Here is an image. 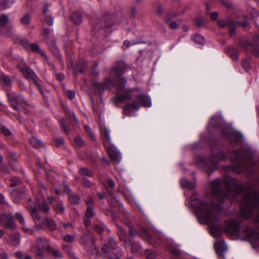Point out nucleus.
Here are the masks:
<instances>
[{"instance_id": "29", "label": "nucleus", "mask_w": 259, "mask_h": 259, "mask_svg": "<svg viewBox=\"0 0 259 259\" xmlns=\"http://www.w3.org/2000/svg\"><path fill=\"white\" fill-rule=\"evenodd\" d=\"M179 15V14H178L177 13H173L171 12H168L167 13V14L165 17L164 20L166 22H168L172 19L174 18L175 17H176V16H177Z\"/></svg>"}, {"instance_id": "16", "label": "nucleus", "mask_w": 259, "mask_h": 259, "mask_svg": "<svg viewBox=\"0 0 259 259\" xmlns=\"http://www.w3.org/2000/svg\"><path fill=\"white\" fill-rule=\"evenodd\" d=\"M140 108V105L136 103H132L127 104L124 108L125 114H130L134 110H139Z\"/></svg>"}, {"instance_id": "30", "label": "nucleus", "mask_w": 259, "mask_h": 259, "mask_svg": "<svg viewBox=\"0 0 259 259\" xmlns=\"http://www.w3.org/2000/svg\"><path fill=\"white\" fill-rule=\"evenodd\" d=\"M229 54L233 60H237L238 58V51L234 49H231L229 50Z\"/></svg>"}, {"instance_id": "51", "label": "nucleus", "mask_w": 259, "mask_h": 259, "mask_svg": "<svg viewBox=\"0 0 259 259\" xmlns=\"http://www.w3.org/2000/svg\"><path fill=\"white\" fill-rule=\"evenodd\" d=\"M170 28L171 29H177L178 28V24L176 21H171L169 25Z\"/></svg>"}, {"instance_id": "58", "label": "nucleus", "mask_w": 259, "mask_h": 259, "mask_svg": "<svg viewBox=\"0 0 259 259\" xmlns=\"http://www.w3.org/2000/svg\"><path fill=\"white\" fill-rule=\"evenodd\" d=\"M82 183L85 187H90L91 185L90 182L87 178H84L83 179Z\"/></svg>"}, {"instance_id": "9", "label": "nucleus", "mask_w": 259, "mask_h": 259, "mask_svg": "<svg viewBox=\"0 0 259 259\" xmlns=\"http://www.w3.org/2000/svg\"><path fill=\"white\" fill-rule=\"evenodd\" d=\"M240 226L238 223L234 220L228 221L225 227V231L230 235L238 234Z\"/></svg>"}, {"instance_id": "61", "label": "nucleus", "mask_w": 259, "mask_h": 259, "mask_svg": "<svg viewBox=\"0 0 259 259\" xmlns=\"http://www.w3.org/2000/svg\"><path fill=\"white\" fill-rule=\"evenodd\" d=\"M85 202H86V203L88 205V206H90V205H91L93 202V200L92 198H88L87 199L85 200Z\"/></svg>"}, {"instance_id": "24", "label": "nucleus", "mask_w": 259, "mask_h": 259, "mask_svg": "<svg viewBox=\"0 0 259 259\" xmlns=\"http://www.w3.org/2000/svg\"><path fill=\"white\" fill-rule=\"evenodd\" d=\"M37 203L40 208L45 212H48L49 211V207L48 205L44 202L43 201H41V200L37 199Z\"/></svg>"}, {"instance_id": "23", "label": "nucleus", "mask_w": 259, "mask_h": 259, "mask_svg": "<svg viewBox=\"0 0 259 259\" xmlns=\"http://www.w3.org/2000/svg\"><path fill=\"white\" fill-rule=\"evenodd\" d=\"M30 144L35 148H39L42 146V142L35 138H31L30 140Z\"/></svg>"}, {"instance_id": "15", "label": "nucleus", "mask_w": 259, "mask_h": 259, "mask_svg": "<svg viewBox=\"0 0 259 259\" xmlns=\"http://www.w3.org/2000/svg\"><path fill=\"white\" fill-rule=\"evenodd\" d=\"M246 234L252 242H255L259 239V234L252 229H246Z\"/></svg>"}, {"instance_id": "17", "label": "nucleus", "mask_w": 259, "mask_h": 259, "mask_svg": "<svg viewBox=\"0 0 259 259\" xmlns=\"http://www.w3.org/2000/svg\"><path fill=\"white\" fill-rule=\"evenodd\" d=\"M228 138L231 142L239 143L242 142L243 139V136L240 133L233 132L229 137Z\"/></svg>"}, {"instance_id": "52", "label": "nucleus", "mask_w": 259, "mask_h": 259, "mask_svg": "<svg viewBox=\"0 0 259 259\" xmlns=\"http://www.w3.org/2000/svg\"><path fill=\"white\" fill-rule=\"evenodd\" d=\"M12 182H14V183H12L10 184L11 186H14L20 183V180L18 177L13 178L12 179Z\"/></svg>"}, {"instance_id": "28", "label": "nucleus", "mask_w": 259, "mask_h": 259, "mask_svg": "<svg viewBox=\"0 0 259 259\" xmlns=\"http://www.w3.org/2000/svg\"><path fill=\"white\" fill-rule=\"evenodd\" d=\"M117 233L120 240H124L126 236V232L121 227H118Z\"/></svg>"}, {"instance_id": "57", "label": "nucleus", "mask_w": 259, "mask_h": 259, "mask_svg": "<svg viewBox=\"0 0 259 259\" xmlns=\"http://www.w3.org/2000/svg\"><path fill=\"white\" fill-rule=\"evenodd\" d=\"M209 16L212 20H215L218 16V13L217 12L211 13Z\"/></svg>"}, {"instance_id": "19", "label": "nucleus", "mask_w": 259, "mask_h": 259, "mask_svg": "<svg viewBox=\"0 0 259 259\" xmlns=\"http://www.w3.org/2000/svg\"><path fill=\"white\" fill-rule=\"evenodd\" d=\"M30 47L32 51L34 52L38 53L40 56L44 57L46 60H48V56L44 53L43 51H42L39 46L37 44H31L30 45Z\"/></svg>"}, {"instance_id": "53", "label": "nucleus", "mask_w": 259, "mask_h": 259, "mask_svg": "<svg viewBox=\"0 0 259 259\" xmlns=\"http://www.w3.org/2000/svg\"><path fill=\"white\" fill-rule=\"evenodd\" d=\"M94 229H95V231L97 232L99 234L102 233L103 231V228L100 226L95 225L94 227Z\"/></svg>"}, {"instance_id": "49", "label": "nucleus", "mask_w": 259, "mask_h": 259, "mask_svg": "<svg viewBox=\"0 0 259 259\" xmlns=\"http://www.w3.org/2000/svg\"><path fill=\"white\" fill-rule=\"evenodd\" d=\"M66 95L68 98L71 99L74 98L75 95V92L72 90H68L66 92Z\"/></svg>"}, {"instance_id": "56", "label": "nucleus", "mask_w": 259, "mask_h": 259, "mask_svg": "<svg viewBox=\"0 0 259 259\" xmlns=\"http://www.w3.org/2000/svg\"><path fill=\"white\" fill-rule=\"evenodd\" d=\"M22 229L24 230V231L27 233L28 234H33V231L30 229H29L27 227L25 226V225H23L22 226Z\"/></svg>"}, {"instance_id": "18", "label": "nucleus", "mask_w": 259, "mask_h": 259, "mask_svg": "<svg viewBox=\"0 0 259 259\" xmlns=\"http://www.w3.org/2000/svg\"><path fill=\"white\" fill-rule=\"evenodd\" d=\"M71 20L76 25L80 24L82 21L81 14L77 12L72 13L71 15Z\"/></svg>"}, {"instance_id": "63", "label": "nucleus", "mask_w": 259, "mask_h": 259, "mask_svg": "<svg viewBox=\"0 0 259 259\" xmlns=\"http://www.w3.org/2000/svg\"><path fill=\"white\" fill-rule=\"evenodd\" d=\"M0 203L1 204H5L6 202L5 200L4 196L2 194H0Z\"/></svg>"}, {"instance_id": "40", "label": "nucleus", "mask_w": 259, "mask_h": 259, "mask_svg": "<svg viewBox=\"0 0 259 259\" xmlns=\"http://www.w3.org/2000/svg\"><path fill=\"white\" fill-rule=\"evenodd\" d=\"M45 20L46 22L49 25H52L54 23L53 19V18L50 16V15H45Z\"/></svg>"}, {"instance_id": "10", "label": "nucleus", "mask_w": 259, "mask_h": 259, "mask_svg": "<svg viewBox=\"0 0 259 259\" xmlns=\"http://www.w3.org/2000/svg\"><path fill=\"white\" fill-rule=\"evenodd\" d=\"M0 224H2L3 226L11 229H14L16 226L12 215L9 214H4L0 215Z\"/></svg>"}, {"instance_id": "64", "label": "nucleus", "mask_w": 259, "mask_h": 259, "mask_svg": "<svg viewBox=\"0 0 259 259\" xmlns=\"http://www.w3.org/2000/svg\"><path fill=\"white\" fill-rule=\"evenodd\" d=\"M58 79L59 80H62L64 78V75L63 73H59L57 75Z\"/></svg>"}, {"instance_id": "3", "label": "nucleus", "mask_w": 259, "mask_h": 259, "mask_svg": "<svg viewBox=\"0 0 259 259\" xmlns=\"http://www.w3.org/2000/svg\"><path fill=\"white\" fill-rule=\"evenodd\" d=\"M100 131L102 135L105 137L109 142V145L107 144H104V146L107 149L108 155L114 162L118 163L121 159V155L115 146L112 143L110 133L107 127L104 126L102 127H100Z\"/></svg>"}, {"instance_id": "26", "label": "nucleus", "mask_w": 259, "mask_h": 259, "mask_svg": "<svg viewBox=\"0 0 259 259\" xmlns=\"http://www.w3.org/2000/svg\"><path fill=\"white\" fill-rule=\"evenodd\" d=\"M74 145L76 147H81L84 145V142L80 137L77 136L74 138Z\"/></svg>"}, {"instance_id": "46", "label": "nucleus", "mask_w": 259, "mask_h": 259, "mask_svg": "<svg viewBox=\"0 0 259 259\" xmlns=\"http://www.w3.org/2000/svg\"><path fill=\"white\" fill-rule=\"evenodd\" d=\"M55 208L57 212L62 213L64 211V206L61 203L57 204Z\"/></svg>"}, {"instance_id": "41", "label": "nucleus", "mask_w": 259, "mask_h": 259, "mask_svg": "<svg viewBox=\"0 0 259 259\" xmlns=\"http://www.w3.org/2000/svg\"><path fill=\"white\" fill-rule=\"evenodd\" d=\"M146 255L148 259H154L156 256V254L153 251L148 250L146 252Z\"/></svg>"}, {"instance_id": "34", "label": "nucleus", "mask_w": 259, "mask_h": 259, "mask_svg": "<svg viewBox=\"0 0 259 259\" xmlns=\"http://www.w3.org/2000/svg\"><path fill=\"white\" fill-rule=\"evenodd\" d=\"M8 16L6 15H2L0 16V26H4L8 22Z\"/></svg>"}, {"instance_id": "8", "label": "nucleus", "mask_w": 259, "mask_h": 259, "mask_svg": "<svg viewBox=\"0 0 259 259\" xmlns=\"http://www.w3.org/2000/svg\"><path fill=\"white\" fill-rule=\"evenodd\" d=\"M8 99L13 107L17 110H20L19 106H22L25 104L24 98L22 96H17L15 94L9 93Z\"/></svg>"}, {"instance_id": "2", "label": "nucleus", "mask_w": 259, "mask_h": 259, "mask_svg": "<svg viewBox=\"0 0 259 259\" xmlns=\"http://www.w3.org/2000/svg\"><path fill=\"white\" fill-rule=\"evenodd\" d=\"M48 243V241L46 238H39L36 243V246L31 248V252L35 254L37 258L40 259L44 257L45 255L44 249L46 248L48 252L54 255L55 257L61 258L62 257L61 252L59 250L55 249L51 246H46Z\"/></svg>"}, {"instance_id": "60", "label": "nucleus", "mask_w": 259, "mask_h": 259, "mask_svg": "<svg viewBox=\"0 0 259 259\" xmlns=\"http://www.w3.org/2000/svg\"><path fill=\"white\" fill-rule=\"evenodd\" d=\"M69 114L70 116L72 115V116L76 122H77V123L78 122V119L73 111H70V112L69 113Z\"/></svg>"}, {"instance_id": "37", "label": "nucleus", "mask_w": 259, "mask_h": 259, "mask_svg": "<svg viewBox=\"0 0 259 259\" xmlns=\"http://www.w3.org/2000/svg\"><path fill=\"white\" fill-rule=\"evenodd\" d=\"M250 15L252 18H256L259 16L258 12L254 8H250L249 10Z\"/></svg>"}, {"instance_id": "38", "label": "nucleus", "mask_w": 259, "mask_h": 259, "mask_svg": "<svg viewBox=\"0 0 259 259\" xmlns=\"http://www.w3.org/2000/svg\"><path fill=\"white\" fill-rule=\"evenodd\" d=\"M47 224L48 228L51 230H54L56 229V225L54 221L52 220H47Z\"/></svg>"}, {"instance_id": "36", "label": "nucleus", "mask_w": 259, "mask_h": 259, "mask_svg": "<svg viewBox=\"0 0 259 259\" xmlns=\"http://www.w3.org/2000/svg\"><path fill=\"white\" fill-rule=\"evenodd\" d=\"M31 213H32V217L33 219V220L36 221H39L40 220V218L38 214L37 211L36 209L35 208H31Z\"/></svg>"}, {"instance_id": "31", "label": "nucleus", "mask_w": 259, "mask_h": 259, "mask_svg": "<svg viewBox=\"0 0 259 259\" xmlns=\"http://www.w3.org/2000/svg\"><path fill=\"white\" fill-rule=\"evenodd\" d=\"M196 24L199 27H203L205 25V22L200 15L197 16Z\"/></svg>"}, {"instance_id": "20", "label": "nucleus", "mask_w": 259, "mask_h": 259, "mask_svg": "<svg viewBox=\"0 0 259 259\" xmlns=\"http://www.w3.org/2000/svg\"><path fill=\"white\" fill-rule=\"evenodd\" d=\"M9 242L13 245H18L20 242V235L18 233L12 234Z\"/></svg>"}, {"instance_id": "55", "label": "nucleus", "mask_w": 259, "mask_h": 259, "mask_svg": "<svg viewBox=\"0 0 259 259\" xmlns=\"http://www.w3.org/2000/svg\"><path fill=\"white\" fill-rule=\"evenodd\" d=\"M215 118L216 117L215 116H212L209 120V126H213L215 123Z\"/></svg>"}, {"instance_id": "44", "label": "nucleus", "mask_w": 259, "mask_h": 259, "mask_svg": "<svg viewBox=\"0 0 259 259\" xmlns=\"http://www.w3.org/2000/svg\"><path fill=\"white\" fill-rule=\"evenodd\" d=\"M93 214L94 211L93 207L91 206H89L86 211V217L90 218L93 215Z\"/></svg>"}, {"instance_id": "54", "label": "nucleus", "mask_w": 259, "mask_h": 259, "mask_svg": "<svg viewBox=\"0 0 259 259\" xmlns=\"http://www.w3.org/2000/svg\"><path fill=\"white\" fill-rule=\"evenodd\" d=\"M55 143L57 146H60L63 144L64 140L61 138L55 139Z\"/></svg>"}, {"instance_id": "48", "label": "nucleus", "mask_w": 259, "mask_h": 259, "mask_svg": "<svg viewBox=\"0 0 259 259\" xmlns=\"http://www.w3.org/2000/svg\"><path fill=\"white\" fill-rule=\"evenodd\" d=\"M65 241L67 242H71L74 240V237L71 235H66L63 237Z\"/></svg>"}, {"instance_id": "5", "label": "nucleus", "mask_w": 259, "mask_h": 259, "mask_svg": "<svg viewBox=\"0 0 259 259\" xmlns=\"http://www.w3.org/2000/svg\"><path fill=\"white\" fill-rule=\"evenodd\" d=\"M244 20L243 22L241 18H238L236 21L231 19L221 20L218 22V25L220 28H228L231 32H235L238 27H248L249 24L246 16H244Z\"/></svg>"}, {"instance_id": "6", "label": "nucleus", "mask_w": 259, "mask_h": 259, "mask_svg": "<svg viewBox=\"0 0 259 259\" xmlns=\"http://www.w3.org/2000/svg\"><path fill=\"white\" fill-rule=\"evenodd\" d=\"M234 160L239 161V164L245 170H248V166L251 163L252 154L248 150L241 149L233 153Z\"/></svg>"}, {"instance_id": "4", "label": "nucleus", "mask_w": 259, "mask_h": 259, "mask_svg": "<svg viewBox=\"0 0 259 259\" xmlns=\"http://www.w3.org/2000/svg\"><path fill=\"white\" fill-rule=\"evenodd\" d=\"M115 15H106L102 19H98L94 24V31L109 32L114 31L115 21H116Z\"/></svg>"}, {"instance_id": "14", "label": "nucleus", "mask_w": 259, "mask_h": 259, "mask_svg": "<svg viewBox=\"0 0 259 259\" xmlns=\"http://www.w3.org/2000/svg\"><path fill=\"white\" fill-rule=\"evenodd\" d=\"M137 101L143 106L151 107L152 103L149 97L145 95H140L137 98Z\"/></svg>"}, {"instance_id": "45", "label": "nucleus", "mask_w": 259, "mask_h": 259, "mask_svg": "<svg viewBox=\"0 0 259 259\" xmlns=\"http://www.w3.org/2000/svg\"><path fill=\"white\" fill-rule=\"evenodd\" d=\"M226 154L224 152H220L215 156V158L218 160H223L225 159Z\"/></svg>"}, {"instance_id": "33", "label": "nucleus", "mask_w": 259, "mask_h": 259, "mask_svg": "<svg viewBox=\"0 0 259 259\" xmlns=\"http://www.w3.org/2000/svg\"><path fill=\"white\" fill-rule=\"evenodd\" d=\"M0 5L3 9H6L11 6V4L8 0H1Z\"/></svg>"}, {"instance_id": "43", "label": "nucleus", "mask_w": 259, "mask_h": 259, "mask_svg": "<svg viewBox=\"0 0 259 259\" xmlns=\"http://www.w3.org/2000/svg\"><path fill=\"white\" fill-rule=\"evenodd\" d=\"M2 81L6 85H9L11 84V80L8 76L3 75L1 78Z\"/></svg>"}, {"instance_id": "11", "label": "nucleus", "mask_w": 259, "mask_h": 259, "mask_svg": "<svg viewBox=\"0 0 259 259\" xmlns=\"http://www.w3.org/2000/svg\"><path fill=\"white\" fill-rule=\"evenodd\" d=\"M214 247L215 250L220 253L222 258L225 259L224 252L228 249L227 246L225 241L223 239L217 241L214 243Z\"/></svg>"}, {"instance_id": "42", "label": "nucleus", "mask_w": 259, "mask_h": 259, "mask_svg": "<svg viewBox=\"0 0 259 259\" xmlns=\"http://www.w3.org/2000/svg\"><path fill=\"white\" fill-rule=\"evenodd\" d=\"M16 220L18 221L22 226L25 225V220L23 217L20 213H17L15 215Z\"/></svg>"}, {"instance_id": "21", "label": "nucleus", "mask_w": 259, "mask_h": 259, "mask_svg": "<svg viewBox=\"0 0 259 259\" xmlns=\"http://www.w3.org/2000/svg\"><path fill=\"white\" fill-rule=\"evenodd\" d=\"M181 185L183 188H186L188 189H193L195 188V184L190 182L186 179H183L181 180Z\"/></svg>"}, {"instance_id": "50", "label": "nucleus", "mask_w": 259, "mask_h": 259, "mask_svg": "<svg viewBox=\"0 0 259 259\" xmlns=\"http://www.w3.org/2000/svg\"><path fill=\"white\" fill-rule=\"evenodd\" d=\"M1 131L2 133L6 135H10L11 134L10 131L4 126L1 127Z\"/></svg>"}, {"instance_id": "25", "label": "nucleus", "mask_w": 259, "mask_h": 259, "mask_svg": "<svg viewBox=\"0 0 259 259\" xmlns=\"http://www.w3.org/2000/svg\"><path fill=\"white\" fill-rule=\"evenodd\" d=\"M193 39L197 44L203 45L205 43V39L200 33H194Z\"/></svg>"}, {"instance_id": "13", "label": "nucleus", "mask_w": 259, "mask_h": 259, "mask_svg": "<svg viewBox=\"0 0 259 259\" xmlns=\"http://www.w3.org/2000/svg\"><path fill=\"white\" fill-rule=\"evenodd\" d=\"M112 73L116 74V81L115 83L116 85L121 88H123L125 86L126 80L121 77L120 72L118 70L114 69L112 71Z\"/></svg>"}, {"instance_id": "12", "label": "nucleus", "mask_w": 259, "mask_h": 259, "mask_svg": "<svg viewBox=\"0 0 259 259\" xmlns=\"http://www.w3.org/2000/svg\"><path fill=\"white\" fill-rule=\"evenodd\" d=\"M19 69L26 78L28 79H34L35 73L30 70L25 64H22L19 66Z\"/></svg>"}, {"instance_id": "35", "label": "nucleus", "mask_w": 259, "mask_h": 259, "mask_svg": "<svg viewBox=\"0 0 259 259\" xmlns=\"http://www.w3.org/2000/svg\"><path fill=\"white\" fill-rule=\"evenodd\" d=\"M30 21V15L28 14H25L21 18V22L24 24H28Z\"/></svg>"}, {"instance_id": "22", "label": "nucleus", "mask_w": 259, "mask_h": 259, "mask_svg": "<svg viewBox=\"0 0 259 259\" xmlns=\"http://www.w3.org/2000/svg\"><path fill=\"white\" fill-rule=\"evenodd\" d=\"M132 96L129 94H120L116 96L117 100L120 102H124L130 100Z\"/></svg>"}, {"instance_id": "47", "label": "nucleus", "mask_w": 259, "mask_h": 259, "mask_svg": "<svg viewBox=\"0 0 259 259\" xmlns=\"http://www.w3.org/2000/svg\"><path fill=\"white\" fill-rule=\"evenodd\" d=\"M242 67L246 70H248L250 69V64L248 60H244L242 62Z\"/></svg>"}, {"instance_id": "39", "label": "nucleus", "mask_w": 259, "mask_h": 259, "mask_svg": "<svg viewBox=\"0 0 259 259\" xmlns=\"http://www.w3.org/2000/svg\"><path fill=\"white\" fill-rule=\"evenodd\" d=\"M80 173L82 175L91 176L92 175V173L91 171L89 170L88 169L85 168H81L79 170Z\"/></svg>"}, {"instance_id": "62", "label": "nucleus", "mask_w": 259, "mask_h": 259, "mask_svg": "<svg viewBox=\"0 0 259 259\" xmlns=\"http://www.w3.org/2000/svg\"><path fill=\"white\" fill-rule=\"evenodd\" d=\"M15 256L18 258H22L23 257L22 253L20 251H17L15 254Z\"/></svg>"}, {"instance_id": "59", "label": "nucleus", "mask_w": 259, "mask_h": 259, "mask_svg": "<svg viewBox=\"0 0 259 259\" xmlns=\"http://www.w3.org/2000/svg\"><path fill=\"white\" fill-rule=\"evenodd\" d=\"M107 183L109 186L111 188H113L115 186L114 182L111 179H108Z\"/></svg>"}, {"instance_id": "1", "label": "nucleus", "mask_w": 259, "mask_h": 259, "mask_svg": "<svg viewBox=\"0 0 259 259\" xmlns=\"http://www.w3.org/2000/svg\"><path fill=\"white\" fill-rule=\"evenodd\" d=\"M242 186L235 179L229 176L224 177L223 181L215 180L211 183V208L206 196L194 198L190 201V206L195 211L198 221L211 228V233L215 238L220 237L221 228L215 227L219 219V212L222 210L223 202L228 199L239 201L242 198L241 214L245 219L250 218L253 213H256L255 220L259 222V196L256 193L244 194Z\"/></svg>"}, {"instance_id": "32", "label": "nucleus", "mask_w": 259, "mask_h": 259, "mask_svg": "<svg viewBox=\"0 0 259 259\" xmlns=\"http://www.w3.org/2000/svg\"><path fill=\"white\" fill-rule=\"evenodd\" d=\"M84 129L85 131V132L90 136L92 139L95 141L96 139V137L94 134V133L92 131L91 127L88 125H84Z\"/></svg>"}, {"instance_id": "7", "label": "nucleus", "mask_w": 259, "mask_h": 259, "mask_svg": "<svg viewBox=\"0 0 259 259\" xmlns=\"http://www.w3.org/2000/svg\"><path fill=\"white\" fill-rule=\"evenodd\" d=\"M102 250L105 253H109L110 259H119L122 255L120 248L116 246L113 239H110L108 243L102 247Z\"/></svg>"}, {"instance_id": "27", "label": "nucleus", "mask_w": 259, "mask_h": 259, "mask_svg": "<svg viewBox=\"0 0 259 259\" xmlns=\"http://www.w3.org/2000/svg\"><path fill=\"white\" fill-rule=\"evenodd\" d=\"M70 202L73 204H77L80 201V197L75 194H70L69 196Z\"/></svg>"}]
</instances>
